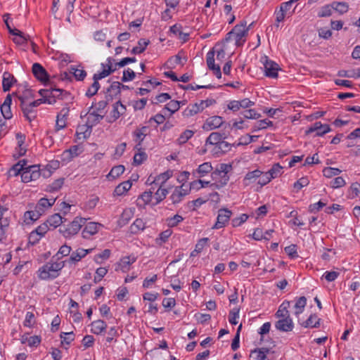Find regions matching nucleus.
<instances>
[{
	"instance_id": "1",
	"label": "nucleus",
	"mask_w": 360,
	"mask_h": 360,
	"mask_svg": "<svg viewBox=\"0 0 360 360\" xmlns=\"http://www.w3.org/2000/svg\"><path fill=\"white\" fill-rule=\"evenodd\" d=\"M232 170L230 164L221 163L212 172L211 177L214 182L210 184L214 188L220 189L226 186L229 181V173Z\"/></svg>"
},
{
	"instance_id": "2",
	"label": "nucleus",
	"mask_w": 360,
	"mask_h": 360,
	"mask_svg": "<svg viewBox=\"0 0 360 360\" xmlns=\"http://www.w3.org/2000/svg\"><path fill=\"white\" fill-rule=\"evenodd\" d=\"M66 261L48 262L38 270V276L40 279H53L58 276L59 271L65 266Z\"/></svg>"
},
{
	"instance_id": "3",
	"label": "nucleus",
	"mask_w": 360,
	"mask_h": 360,
	"mask_svg": "<svg viewBox=\"0 0 360 360\" xmlns=\"http://www.w3.org/2000/svg\"><path fill=\"white\" fill-rule=\"evenodd\" d=\"M246 21H242L240 24L236 25L231 32H229L226 38V41L229 42L230 40H233L235 45H242L245 42L244 37L247 35L250 27L252 25L251 23L249 27L246 26Z\"/></svg>"
},
{
	"instance_id": "4",
	"label": "nucleus",
	"mask_w": 360,
	"mask_h": 360,
	"mask_svg": "<svg viewBox=\"0 0 360 360\" xmlns=\"http://www.w3.org/2000/svg\"><path fill=\"white\" fill-rule=\"evenodd\" d=\"M94 103L89 107V110L86 112L84 117H86V120L85 124L82 125L80 129L86 128L84 132V139L87 138L91 132L94 126L98 124L104 117V115H101L93 110Z\"/></svg>"
},
{
	"instance_id": "5",
	"label": "nucleus",
	"mask_w": 360,
	"mask_h": 360,
	"mask_svg": "<svg viewBox=\"0 0 360 360\" xmlns=\"http://www.w3.org/2000/svg\"><path fill=\"white\" fill-rule=\"evenodd\" d=\"M4 22L9 32L14 36L13 41L15 44L17 45H23L25 44L29 45H37V41H34L29 35L25 34L16 28H11L8 18L4 19Z\"/></svg>"
},
{
	"instance_id": "6",
	"label": "nucleus",
	"mask_w": 360,
	"mask_h": 360,
	"mask_svg": "<svg viewBox=\"0 0 360 360\" xmlns=\"http://www.w3.org/2000/svg\"><path fill=\"white\" fill-rule=\"evenodd\" d=\"M41 174L39 165H30L25 167V169H23L21 174L22 181L24 183H28L32 181H35L39 178Z\"/></svg>"
},
{
	"instance_id": "7",
	"label": "nucleus",
	"mask_w": 360,
	"mask_h": 360,
	"mask_svg": "<svg viewBox=\"0 0 360 360\" xmlns=\"http://www.w3.org/2000/svg\"><path fill=\"white\" fill-rule=\"evenodd\" d=\"M232 216V212L228 208H221L218 210V214L215 224L212 227V229H219L224 228L229 223Z\"/></svg>"
},
{
	"instance_id": "8",
	"label": "nucleus",
	"mask_w": 360,
	"mask_h": 360,
	"mask_svg": "<svg viewBox=\"0 0 360 360\" xmlns=\"http://www.w3.org/2000/svg\"><path fill=\"white\" fill-rule=\"evenodd\" d=\"M261 61L263 63L265 75L270 78H277L278 71L280 70L278 64L269 60L267 56L262 57Z\"/></svg>"
},
{
	"instance_id": "9",
	"label": "nucleus",
	"mask_w": 360,
	"mask_h": 360,
	"mask_svg": "<svg viewBox=\"0 0 360 360\" xmlns=\"http://www.w3.org/2000/svg\"><path fill=\"white\" fill-rule=\"evenodd\" d=\"M82 223H84L83 219L76 218L67 226L61 227L60 231L65 238L70 237L79 232L82 226Z\"/></svg>"
},
{
	"instance_id": "10",
	"label": "nucleus",
	"mask_w": 360,
	"mask_h": 360,
	"mask_svg": "<svg viewBox=\"0 0 360 360\" xmlns=\"http://www.w3.org/2000/svg\"><path fill=\"white\" fill-rule=\"evenodd\" d=\"M226 138L225 134L219 132H212L205 141V146H217L219 148H222V145H227V142L223 140Z\"/></svg>"
},
{
	"instance_id": "11",
	"label": "nucleus",
	"mask_w": 360,
	"mask_h": 360,
	"mask_svg": "<svg viewBox=\"0 0 360 360\" xmlns=\"http://www.w3.org/2000/svg\"><path fill=\"white\" fill-rule=\"evenodd\" d=\"M330 131L331 129L328 124H323L321 122H316L309 127L305 134H309L316 132V136H322Z\"/></svg>"
},
{
	"instance_id": "12",
	"label": "nucleus",
	"mask_w": 360,
	"mask_h": 360,
	"mask_svg": "<svg viewBox=\"0 0 360 360\" xmlns=\"http://www.w3.org/2000/svg\"><path fill=\"white\" fill-rule=\"evenodd\" d=\"M275 328L281 332L292 331L294 328V323L290 316L288 318H279L275 323Z\"/></svg>"
},
{
	"instance_id": "13",
	"label": "nucleus",
	"mask_w": 360,
	"mask_h": 360,
	"mask_svg": "<svg viewBox=\"0 0 360 360\" xmlns=\"http://www.w3.org/2000/svg\"><path fill=\"white\" fill-rule=\"evenodd\" d=\"M224 123L223 118L220 116H212L207 118L202 125V129L205 131H211L219 128Z\"/></svg>"
},
{
	"instance_id": "14",
	"label": "nucleus",
	"mask_w": 360,
	"mask_h": 360,
	"mask_svg": "<svg viewBox=\"0 0 360 360\" xmlns=\"http://www.w3.org/2000/svg\"><path fill=\"white\" fill-rule=\"evenodd\" d=\"M70 112L68 107L62 108L56 117V130L59 131L66 127V120Z\"/></svg>"
},
{
	"instance_id": "15",
	"label": "nucleus",
	"mask_w": 360,
	"mask_h": 360,
	"mask_svg": "<svg viewBox=\"0 0 360 360\" xmlns=\"http://www.w3.org/2000/svg\"><path fill=\"white\" fill-rule=\"evenodd\" d=\"M148 131V127H142L141 128L136 129L133 132L134 140L136 143L134 149L140 150L141 149V143L144 140Z\"/></svg>"
},
{
	"instance_id": "16",
	"label": "nucleus",
	"mask_w": 360,
	"mask_h": 360,
	"mask_svg": "<svg viewBox=\"0 0 360 360\" xmlns=\"http://www.w3.org/2000/svg\"><path fill=\"white\" fill-rule=\"evenodd\" d=\"M32 73L41 82H45L49 80V75L46 70L39 63L33 64Z\"/></svg>"
},
{
	"instance_id": "17",
	"label": "nucleus",
	"mask_w": 360,
	"mask_h": 360,
	"mask_svg": "<svg viewBox=\"0 0 360 360\" xmlns=\"http://www.w3.org/2000/svg\"><path fill=\"white\" fill-rule=\"evenodd\" d=\"M92 249L85 250L83 248H78L76 251L72 252L66 262L69 264H75L84 258L88 253L91 252Z\"/></svg>"
},
{
	"instance_id": "18",
	"label": "nucleus",
	"mask_w": 360,
	"mask_h": 360,
	"mask_svg": "<svg viewBox=\"0 0 360 360\" xmlns=\"http://www.w3.org/2000/svg\"><path fill=\"white\" fill-rule=\"evenodd\" d=\"M213 167L210 162H206L198 166V167L193 172V175L196 178H201L210 173Z\"/></svg>"
},
{
	"instance_id": "19",
	"label": "nucleus",
	"mask_w": 360,
	"mask_h": 360,
	"mask_svg": "<svg viewBox=\"0 0 360 360\" xmlns=\"http://www.w3.org/2000/svg\"><path fill=\"white\" fill-rule=\"evenodd\" d=\"M17 82V79L9 72H4L2 76V89L4 92L10 91L11 86Z\"/></svg>"
},
{
	"instance_id": "20",
	"label": "nucleus",
	"mask_w": 360,
	"mask_h": 360,
	"mask_svg": "<svg viewBox=\"0 0 360 360\" xmlns=\"http://www.w3.org/2000/svg\"><path fill=\"white\" fill-rule=\"evenodd\" d=\"M20 108L23 112L24 117L30 122L37 117V111L29 105V103L22 102Z\"/></svg>"
},
{
	"instance_id": "21",
	"label": "nucleus",
	"mask_w": 360,
	"mask_h": 360,
	"mask_svg": "<svg viewBox=\"0 0 360 360\" xmlns=\"http://www.w3.org/2000/svg\"><path fill=\"white\" fill-rule=\"evenodd\" d=\"M121 91V83L119 82H114L108 88L105 98L108 101H112L113 98L120 95Z\"/></svg>"
},
{
	"instance_id": "22",
	"label": "nucleus",
	"mask_w": 360,
	"mask_h": 360,
	"mask_svg": "<svg viewBox=\"0 0 360 360\" xmlns=\"http://www.w3.org/2000/svg\"><path fill=\"white\" fill-rule=\"evenodd\" d=\"M126 112V107L119 100L113 105V109L111 112V117L112 121L117 120L121 115L124 114Z\"/></svg>"
},
{
	"instance_id": "23",
	"label": "nucleus",
	"mask_w": 360,
	"mask_h": 360,
	"mask_svg": "<svg viewBox=\"0 0 360 360\" xmlns=\"http://www.w3.org/2000/svg\"><path fill=\"white\" fill-rule=\"evenodd\" d=\"M43 213L35 206L34 210L27 211L24 214V221L26 224H30L37 220Z\"/></svg>"
},
{
	"instance_id": "24",
	"label": "nucleus",
	"mask_w": 360,
	"mask_h": 360,
	"mask_svg": "<svg viewBox=\"0 0 360 360\" xmlns=\"http://www.w3.org/2000/svg\"><path fill=\"white\" fill-rule=\"evenodd\" d=\"M100 224L95 222H89L85 225L82 231V236L84 238H88L91 236L96 234L98 231Z\"/></svg>"
},
{
	"instance_id": "25",
	"label": "nucleus",
	"mask_w": 360,
	"mask_h": 360,
	"mask_svg": "<svg viewBox=\"0 0 360 360\" xmlns=\"http://www.w3.org/2000/svg\"><path fill=\"white\" fill-rule=\"evenodd\" d=\"M39 94L42 97L44 103H47L49 104H54L56 103L52 87L49 89H41L39 91Z\"/></svg>"
},
{
	"instance_id": "26",
	"label": "nucleus",
	"mask_w": 360,
	"mask_h": 360,
	"mask_svg": "<svg viewBox=\"0 0 360 360\" xmlns=\"http://www.w3.org/2000/svg\"><path fill=\"white\" fill-rule=\"evenodd\" d=\"M321 319L316 314H311L309 318L301 323V326L304 328H314L320 326Z\"/></svg>"
},
{
	"instance_id": "27",
	"label": "nucleus",
	"mask_w": 360,
	"mask_h": 360,
	"mask_svg": "<svg viewBox=\"0 0 360 360\" xmlns=\"http://www.w3.org/2000/svg\"><path fill=\"white\" fill-rule=\"evenodd\" d=\"M56 200V198L51 199L42 198L38 201L36 207L44 214L46 209L51 207L54 205Z\"/></svg>"
},
{
	"instance_id": "28",
	"label": "nucleus",
	"mask_w": 360,
	"mask_h": 360,
	"mask_svg": "<svg viewBox=\"0 0 360 360\" xmlns=\"http://www.w3.org/2000/svg\"><path fill=\"white\" fill-rule=\"evenodd\" d=\"M261 174H262V171H260L259 169H255L254 171L248 172L245 174V176L243 180L244 186H248L250 184L255 182Z\"/></svg>"
},
{
	"instance_id": "29",
	"label": "nucleus",
	"mask_w": 360,
	"mask_h": 360,
	"mask_svg": "<svg viewBox=\"0 0 360 360\" xmlns=\"http://www.w3.org/2000/svg\"><path fill=\"white\" fill-rule=\"evenodd\" d=\"M91 326H92L91 332L96 335L102 333L107 328V323L101 319L93 321Z\"/></svg>"
},
{
	"instance_id": "30",
	"label": "nucleus",
	"mask_w": 360,
	"mask_h": 360,
	"mask_svg": "<svg viewBox=\"0 0 360 360\" xmlns=\"http://www.w3.org/2000/svg\"><path fill=\"white\" fill-rule=\"evenodd\" d=\"M136 259L134 256H126L122 257L118 263L120 270L123 272L127 271L129 269V266L135 262Z\"/></svg>"
},
{
	"instance_id": "31",
	"label": "nucleus",
	"mask_w": 360,
	"mask_h": 360,
	"mask_svg": "<svg viewBox=\"0 0 360 360\" xmlns=\"http://www.w3.org/2000/svg\"><path fill=\"white\" fill-rule=\"evenodd\" d=\"M290 302L288 301L283 302L279 307L278 311L276 312L275 316L276 318H288L290 312L288 308L290 307Z\"/></svg>"
},
{
	"instance_id": "32",
	"label": "nucleus",
	"mask_w": 360,
	"mask_h": 360,
	"mask_svg": "<svg viewBox=\"0 0 360 360\" xmlns=\"http://www.w3.org/2000/svg\"><path fill=\"white\" fill-rule=\"evenodd\" d=\"M153 192L152 191H145L143 192L137 199L136 205L139 207H144L147 204H148L152 199Z\"/></svg>"
},
{
	"instance_id": "33",
	"label": "nucleus",
	"mask_w": 360,
	"mask_h": 360,
	"mask_svg": "<svg viewBox=\"0 0 360 360\" xmlns=\"http://www.w3.org/2000/svg\"><path fill=\"white\" fill-rule=\"evenodd\" d=\"M46 223L49 229H54L63 223V217L60 214H54L48 218Z\"/></svg>"
},
{
	"instance_id": "34",
	"label": "nucleus",
	"mask_w": 360,
	"mask_h": 360,
	"mask_svg": "<svg viewBox=\"0 0 360 360\" xmlns=\"http://www.w3.org/2000/svg\"><path fill=\"white\" fill-rule=\"evenodd\" d=\"M170 177V175L169 174V172H164L162 174H160V175L155 177L153 180L151 179L152 177L149 176L147 181L150 182V184H155V185H162L168 180V179Z\"/></svg>"
},
{
	"instance_id": "35",
	"label": "nucleus",
	"mask_w": 360,
	"mask_h": 360,
	"mask_svg": "<svg viewBox=\"0 0 360 360\" xmlns=\"http://www.w3.org/2000/svg\"><path fill=\"white\" fill-rule=\"evenodd\" d=\"M131 183L130 181H126L121 184H120L114 190L113 195H122L125 192L129 191L131 187Z\"/></svg>"
},
{
	"instance_id": "36",
	"label": "nucleus",
	"mask_w": 360,
	"mask_h": 360,
	"mask_svg": "<svg viewBox=\"0 0 360 360\" xmlns=\"http://www.w3.org/2000/svg\"><path fill=\"white\" fill-rule=\"evenodd\" d=\"M182 187H176L174 192L170 196V199L173 204L180 202L183 198L186 195V191L182 192Z\"/></svg>"
},
{
	"instance_id": "37",
	"label": "nucleus",
	"mask_w": 360,
	"mask_h": 360,
	"mask_svg": "<svg viewBox=\"0 0 360 360\" xmlns=\"http://www.w3.org/2000/svg\"><path fill=\"white\" fill-rule=\"evenodd\" d=\"M181 53L182 51H180L176 56H172L168 59L167 65H168L169 68H172L179 64L184 65V63H182V59L186 61L187 58L185 56L182 57Z\"/></svg>"
},
{
	"instance_id": "38",
	"label": "nucleus",
	"mask_w": 360,
	"mask_h": 360,
	"mask_svg": "<svg viewBox=\"0 0 360 360\" xmlns=\"http://www.w3.org/2000/svg\"><path fill=\"white\" fill-rule=\"evenodd\" d=\"M202 111V108H199V106L196 103L190 104L183 111V116L185 117H189L196 115L197 113Z\"/></svg>"
},
{
	"instance_id": "39",
	"label": "nucleus",
	"mask_w": 360,
	"mask_h": 360,
	"mask_svg": "<svg viewBox=\"0 0 360 360\" xmlns=\"http://www.w3.org/2000/svg\"><path fill=\"white\" fill-rule=\"evenodd\" d=\"M53 90L56 101L57 99L66 101L71 99V95L68 91L58 88H53Z\"/></svg>"
},
{
	"instance_id": "40",
	"label": "nucleus",
	"mask_w": 360,
	"mask_h": 360,
	"mask_svg": "<svg viewBox=\"0 0 360 360\" xmlns=\"http://www.w3.org/2000/svg\"><path fill=\"white\" fill-rule=\"evenodd\" d=\"M307 304V298L304 296L299 297L294 306L295 309V314L296 316L300 315L304 311V307Z\"/></svg>"
},
{
	"instance_id": "41",
	"label": "nucleus",
	"mask_w": 360,
	"mask_h": 360,
	"mask_svg": "<svg viewBox=\"0 0 360 360\" xmlns=\"http://www.w3.org/2000/svg\"><path fill=\"white\" fill-rule=\"evenodd\" d=\"M146 226L145 223L141 219H136L130 226L131 233L136 234L141 231L144 230Z\"/></svg>"
},
{
	"instance_id": "42",
	"label": "nucleus",
	"mask_w": 360,
	"mask_h": 360,
	"mask_svg": "<svg viewBox=\"0 0 360 360\" xmlns=\"http://www.w3.org/2000/svg\"><path fill=\"white\" fill-rule=\"evenodd\" d=\"M273 122L267 119L258 121L252 127V132L257 131L261 129H266L268 127H272Z\"/></svg>"
},
{
	"instance_id": "43",
	"label": "nucleus",
	"mask_w": 360,
	"mask_h": 360,
	"mask_svg": "<svg viewBox=\"0 0 360 360\" xmlns=\"http://www.w3.org/2000/svg\"><path fill=\"white\" fill-rule=\"evenodd\" d=\"M64 184V179L60 178L55 180L51 184L49 185L46 189L47 192L53 193L58 191Z\"/></svg>"
},
{
	"instance_id": "44",
	"label": "nucleus",
	"mask_w": 360,
	"mask_h": 360,
	"mask_svg": "<svg viewBox=\"0 0 360 360\" xmlns=\"http://www.w3.org/2000/svg\"><path fill=\"white\" fill-rule=\"evenodd\" d=\"M109 101L107 100V98L105 101H100L98 103H94V108L93 110L96 112L104 115L105 114V109L108 105Z\"/></svg>"
},
{
	"instance_id": "45",
	"label": "nucleus",
	"mask_w": 360,
	"mask_h": 360,
	"mask_svg": "<svg viewBox=\"0 0 360 360\" xmlns=\"http://www.w3.org/2000/svg\"><path fill=\"white\" fill-rule=\"evenodd\" d=\"M214 53H215V51L213 48L207 54V58H206L207 65L208 68L211 70H214L217 66H219V65H216L214 63Z\"/></svg>"
},
{
	"instance_id": "46",
	"label": "nucleus",
	"mask_w": 360,
	"mask_h": 360,
	"mask_svg": "<svg viewBox=\"0 0 360 360\" xmlns=\"http://www.w3.org/2000/svg\"><path fill=\"white\" fill-rule=\"evenodd\" d=\"M124 170H125V168L122 165L115 166L111 169L108 176V178L112 177V179H115V178L120 176L121 174H122L124 173Z\"/></svg>"
},
{
	"instance_id": "47",
	"label": "nucleus",
	"mask_w": 360,
	"mask_h": 360,
	"mask_svg": "<svg viewBox=\"0 0 360 360\" xmlns=\"http://www.w3.org/2000/svg\"><path fill=\"white\" fill-rule=\"evenodd\" d=\"M71 247L67 245H62L56 255L53 257V259L56 257V259H60L63 257L68 256L71 252Z\"/></svg>"
},
{
	"instance_id": "48",
	"label": "nucleus",
	"mask_w": 360,
	"mask_h": 360,
	"mask_svg": "<svg viewBox=\"0 0 360 360\" xmlns=\"http://www.w3.org/2000/svg\"><path fill=\"white\" fill-rule=\"evenodd\" d=\"M283 167L278 164H274L272 167L267 172L271 179L278 177L282 174Z\"/></svg>"
},
{
	"instance_id": "49",
	"label": "nucleus",
	"mask_w": 360,
	"mask_h": 360,
	"mask_svg": "<svg viewBox=\"0 0 360 360\" xmlns=\"http://www.w3.org/2000/svg\"><path fill=\"white\" fill-rule=\"evenodd\" d=\"M184 220V217L179 214H175L172 217H168L166 219L167 226L170 228L176 226L179 223Z\"/></svg>"
},
{
	"instance_id": "50",
	"label": "nucleus",
	"mask_w": 360,
	"mask_h": 360,
	"mask_svg": "<svg viewBox=\"0 0 360 360\" xmlns=\"http://www.w3.org/2000/svg\"><path fill=\"white\" fill-rule=\"evenodd\" d=\"M342 172L341 169L334 167H325L323 169V174L326 178H331L339 175Z\"/></svg>"
},
{
	"instance_id": "51",
	"label": "nucleus",
	"mask_w": 360,
	"mask_h": 360,
	"mask_svg": "<svg viewBox=\"0 0 360 360\" xmlns=\"http://www.w3.org/2000/svg\"><path fill=\"white\" fill-rule=\"evenodd\" d=\"M193 134L194 132L192 130H185L178 138V143L181 145L186 143L193 136Z\"/></svg>"
},
{
	"instance_id": "52",
	"label": "nucleus",
	"mask_w": 360,
	"mask_h": 360,
	"mask_svg": "<svg viewBox=\"0 0 360 360\" xmlns=\"http://www.w3.org/2000/svg\"><path fill=\"white\" fill-rule=\"evenodd\" d=\"M168 193V191L166 188H163L162 186L160 185L157 191L155 193V198L156 200V204L161 202L162 200H164Z\"/></svg>"
},
{
	"instance_id": "53",
	"label": "nucleus",
	"mask_w": 360,
	"mask_h": 360,
	"mask_svg": "<svg viewBox=\"0 0 360 360\" xmlns=\"http://www.w3.org/2000/svg\"><path fill=\"white\" fill-rule=\"evenodd\" d=\"M309 184V180L307 177H302L300 179H298L296 182L293 184V188L295 192H298L300 191L303 187L307 186Z\"/></svg>"
},
{
	"instance_id": "54",
	"label": "nucleus",
	"mask_w": 360,
	"mask_h": 360,
	"mask_svg": "<svg viewBox=\"0 0 360 360\" xmlns=\"http://www.w3.org/2000/svg\"><path fill=\"white\" fill-rule=\"evenodd\" d=\"M100 89V84L97 81H94L93 84L89 87L87 91L85 93V96L91 98L93 96L96 95Z\"/></svg>"
},
{
	"instance_id": "55",
	"label": "nucleus",
	"mask_w": 360,
	"mask_h": 360,
	"mask_svg": "<svg viewBox=\"0 0 360 360\" xmlns=\"http://www.w3.org/2000/svg\"><path fill=\"white\" fill-rule=\"evenodd\" d=\"M16 95L20 100V103H22V102L26 103L29 98L34 97L32 91L28 89H25L22 94H20V91H18V93H16Z\"/></svg>"
},
{
	"instance_id": "56",
	"label": "nucleus",
	"mask_w": 360,
	"mask_h": 360,
	"mask_svg": "<svg viewBox=\"0 0 360 360\" xmlns=\"http://www.w3.org/2000/svg\"><path fill=\"white\" fill-rule=\"evenodd\" d=\"M60 338L62 339L61 343L70 345L71 342L75 340V334L73 332L64 333L62 332L60 335Z\"/></svg>"
},
{
	"instance_id": "57",
	"label": "nucleus",
	"mask_w": 360,
	"mask_h": 360,
	"mask_svg": "<svg viewBox=\"0 0 360 360\" xmlns=\"http://www.w3.org/2000/svg\"><path fill=\"white\" fill-rule=\"evenodd\" d=\"M25 167L21 163L15 164L8 171L9 176H17L21 172H22Z\"/></svg>"
},
{
	"instance_id": "58",
	"label": "nucleus",
	"mask_w": 360,
	"mask_h": 360,
	"mask_svg": "<svg viewBox=\"0 0 360 360\" xmlns=\"http://www.w3.org/2000/svg\"><path fill=\"white\" fill-rule=\"evenodd\" d=\"M180 104L181 102L172 100L165 105L164 109L169 111L171 114H173L179 109Z\"/></svg>"
},
{
	"instance_id": "59",
	"label": "nucleus",
	"mask_w": 360,
	"mask_h": 360,
	"mask_svg": "<svg viewBox=\"0 0 360 360\" xmlns=\"http://www.w3.org/2000/svg\"><path fill=\"white\" fill-rule=\"evenodd\" d=\"M138 151L139 153H136L134 156V164L135 165H141L147 158V155L144 151H142L141 149Z\"/></svg>"
},
{
	"instance_id": "60",
	"label": "nucleus",
	"mask_w": 360,
	"mask_h": 360,
	"mask_svg": "<svg viewBox=\"0 0 360 360\" xmlns=\"http://www.w3.org/2000/svg\"><path fill=\"white\" fill-rule=\"evenodd\" d=\"M132 216V213L130 210H125L121 214V217L119 219V224L120 226L126 225L129 221L130 220Z\"/></svg>"
},
{
	"instance_id": "61",
	"label": "nucleus",
	"mask_w": 360,
	"mask_h": 360,
	"mask_svg": "<svg viewBox=\"0 0 360 360\" xmlns=\"http://www.w3.org/2000/svg\"><path fill=\"white\" fill-rule=\"evenodd\" d=\"M285 252L290 257L291 259H295L298 257L297 254V247L296 245L292 244L289 246L285 248Z\"/></svg>"
},
{
	"instance_id": "62",
	"label": "nucleus",
	"mask_w": 360,
	"mask_h": 360,
	"mask_svg": "<svg viewBox=\"0 0 360 360\" xmlns=\"http://www.w3.org/2000/svg\"><path fill=\"white\" fill-rule=\"evenodd\" d=\"M112 72H113V70H112L110 68L106 69V68H103V70L101 72L96 73L94 75L93 79H94V81L98 82V80L108 77Z\"/></svg>"
},
{
	"instance_id": "63",
	"label": "nucleus",
	"mask_w": 360,
	"mask_h": 360,
	"mask_svg": "<svg viewBox=\"0 0 360 360\" xmlns=\"http://www.w3.org/2000/svg\"><path fill=\"white\" fill-rule=\"evenodd\" d=\"M333 10L342 14L346 13L348 11V5L345 2H337L333 3Z\"/></svg>"
},
{
	"instance_id": "64",
	"label": "nucleus",
	"mask_w": 360,
	"mask_h": 360,
	"mask_svg": "<svg viewBox=\"0 0 360 360\" xmlns=\"http://www.w3.org/2000/svg\"><path fill=\"white\" fill-rule=\"evenodd\" d=\"M257 179V184H259L261 187H262L269 184L271 181V178L270 177L268 172H262V174L258 177Z\"/></svg>"
}]
</instances>
